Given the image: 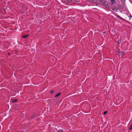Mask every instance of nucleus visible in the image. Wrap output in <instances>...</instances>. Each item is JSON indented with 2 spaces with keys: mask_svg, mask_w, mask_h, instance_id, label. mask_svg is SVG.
Segmentation results:
<instances>
[{
  "mask_svg": "<svg viewBox=\"0 0 132 132\" xmlns=\"http://www.w3.org/2000/svg\"><path fill=\"white\" fill-rule=\"evenodd\" d=\"M65 3L68 4L71 2L72 0H64Z\"/></svg>",
  "mask_w": 132,
  "mask_h": 132,
  "instance_id": "obj_1",
  "label": "nucleus"
},
{
  "mask_svg": "<svg viewBox=\"0 0 132 132\" xmlns=\"http://www.w3.org/2000/svg\"><path fill=\"white\" fill-rule=\"evenodd\" d=\"M118 7L119 8V9H120L121 10H123L124 9V6L121 5L118 6ZM124 9H125V8Z\"/></svg>",
  "mask_w": 132,
  "mask_h": 132,
  "instance_id": "obj_2",
  "label": "nucleus"
},
{
  "mask_svg": "<svg viewBox=\"0 0 132 132\" xmlns=\"http://www.w3.org/2000/svg\"><path fill=\"white\" fill-rule=\"evenodd\" d=\"M95 130L97 131L99 130L100 129V126H96L95 127Z\"/></svg>",
  "mask_w": 132,
  "mask_h": 132,
  "instance_id": "obj_3",
  "label": "nucleus"
},
{
  "mask_svg": "<svg viewBox=\"0 0 132 132\" xmlns=\"http://www.w3.org/2000/svg\"><path fill=\"white\" fill-rule=\"evenodd\" d=\"M110 2H111V4H113L116 3V0H111Z\"/></svg>",
  "mask_w": 132,
  "mask_h": 132,
  "instance_id": "obj_4",
  "label": "nucleus"
},
{
  "mask_svg": "<svg viewBox=\"0 0 132 132\" xmlns=\"http://www.w3.org/2000/svg\"><path fill=\"white\" fill-rule=\"evenodd\" d=\"M61 94V93H57V94H56L55 96V97H56L59 96Z\"/></svg>",
  "mask_w": 132,
  "mask_h": 132,
  "instance_id": "obj_5",
  "label": "nucleus"
},
{
  "mask_svg": "<svg viewBox=\"0 0 132 132\" xmlns=\"http://www.w3.org/2000/svg\"><path fill=\"white\" fill-rule=\"evenodd\" d=\"M29 35H24L22 36V37L24 38H25L28 36Z\"/></svg>",
  "mask_w": 132,
  "mask_h": 132,
  "instance_id": "obj_6",
  "label": "nucleus"
},
{
  "mask_svg": "<svg viewBox=\"0 0 132 132\" xmlns=\"http://www.w3.org/2000/svg\"><path fill=\"white\" fill-rule=\"evenodd\" d=\"M17 101H18V100L17 99H15L13 100L12 101V102H17Z\"/></svg>",
  "mask_w": 132,
  "mask_h": 132,
  "instance_id": "obj_7",
  "label": "nucleus"
},
{
  "mask_svg": "<svg viewBox=\"0 0 132 132\" xmlns=\"http://www.w3.org/2000/svg\"><path fill=\"white\" fill-rule=\"evenodd\" d=\"M63 130L62 129H59L58 132H63Z\"/></svg>",
  "mask_w": 132,
  "mask_h": 132,
  "instance_id": "obj_8",
  "label": "nucleus"
},
{
  "mask_svg": "<svg viewBox=\"0 0 132 132\" xmlns=\"http://www.w3.org/2000/svg\"><path fill=\"white\" fill-rule=\"evenodd\" d=\"M108 112L107 111H105L103 113V114L105 115Z\"/></svg>",
  "mask_w": 132,
  "mask_h": 132,
  "instance_id": "obj_9",
  "label": "nucleus"
},
{
  "mask_svg": "<svg viewBox=\"0 0 132 132\" xmlns=\"http://www.w3.org/2000/svg\"><path fill=\"white\" fill-rule=\"evenodd\" d=\"M73 1L75 2H77L79 1V0H73Z\"/></svg>",
  "mask_w": 132,
  "mask_h": 132,
  "instance_id": "obj_10",
  "label": "nucleus"
},
{
  "mask_svg": "<svg viewBox=\"0 0 132 132\" xmlns=\"http://www.w3.org/2000/svg\"><path fill=\"white\" fill-rule=\"evenodd\" d=\"M129 129L130 130L132 129V124L130 126V127Z\"/></svg>",
  "mask_w": 132,
  "mask_h": 132,
  "instance_id": "obj_11",
  "label": "nucleus"
},
{
  "mask_svg": "<svg viewBox=\"0 0 132 132\" xmlns=\"http://www.w3.org/2000/svg\"><path fill=\"white\" fill-rule=\"evenodd\" d=\"M54 92V91L53 90H51L50 92V93L51 94H52Z\"/></svg>",
  "mask_w": 132,
  "mask_h": 132,
  "instance_id": "obj_12",
  "label": "nucleus"
},
{
  "mask_svg": "<svg viewBox=\"0 0 132 132\" xmlns=\"http://www.w3.org/2000/svg\"><path fill=\"white\" fill-rule=\"evenodd\" d=\"M119 19H120L122 20H124V19H123L122 17H121V16H120V17H119Z\"/></svg>",
  "mask_w": 132,
  "mask_h": 132,
  "instance_id": "obj_13",
  "label": "nucleus"
},
{
  "mask_svg": "<svg viewBox=\"0 0 132 132\" xmlns=\"http://www.w3.org/2000/svg\"><path fill=\"white\" fill-rule=\"evenodd\" d=\"M35 116H33L32 117L31 119H34L35 118Z\"/></svg>",
  "mask_w": 132,
  "mask_h": 132,
  "instance_id": "obj_14",
  "label": "nucleus"
},
{
  "mask_svg": "<svg viewBox=\"0 0 132 132\" xmlns=\"http://www.w3.org/2000/svg\"><path fill=\"white\" fill-rule=\"evenodd\" d=\"M116 10V9H114V8H113V9H112V10L113 11H115V10Z\"/></svg>",
  "mask_w": 132,
  "mask_h": 132,
  "instance_id": "obj_15",
  "label": "nucleus"
},
{
  "mask_svg": "<svg viewBox=\"0 0 132 132\" xmlns=\"http://www.w3.org/2000/svg\"><path fill=\"white\" fill-rule=\"evenodd\" d=\"M117 17L118 18H119V17H120V16L119 15H118V16H117Z\"/></svg>",
  "mask_w": 132,
  "mask_h": 132,
  "instance_id": "obj_16",
  "label": "nucleus"
},
{
  "mask_svg": "<svg viewBox=\"0 0 132 132\" xmlns=\"http://www.w3.org/2000/svg\"><path fill=\"white\" fill-rule=\"evenodd\" d=\"M8 55H10V53H8Z\"/></svg>",
  "mask_w": 132,
  "mask_h": 132,
  "instance_id": "obj_17",
  "label": "nucleus"
},
{
  "mask_svg": "<svg viewBox=\"0 0 132 132\" xmlns=\"http://www.w3.org/2000/svg\"><path fill=\"white\" fill-rule=\"evenodd\" d=\"M118 53L119 54L120 53V51H118Z\"/></svg>",
  "mask_w": 132,
  "mask_h": 132,
  "instance_id": "obj_18",
  "label": "nucleus"
},
{
  "mask_svg": "<svg viewBox=\"0 0 132 132\" xmlns=\"http://www.w3.org/2000/svg\"><path fill=\"white\" fill-rule=\"evenodd\" d=\"M118 44H119V42H118Z\"/></svg>",
  "mask_w": 132,
  "mask_h": 132,
  "instance_id": "obj_19",
  "label": "nucleus"
},
{
  "mask_svg": "<svg viewBox=\"0 0 132 132\" xmlns=\"http://www.w3.org/2000/svg\"><path fill=\"white\" fill-rule=\"evenodd\" d=\"M122 53H123V52H122Z\"/></svg>",
  "mask_w": 132,
  "mask_h": 132,
  "instance_id": "obj_20",
  "label": "nucleus"
},
{
  "mask_svg": "<svg viewBox=\"0 0 132 132\" xmlns=\"http://www.w3.org/2000/svg\"><path fill=\"white\" fill-rule=\"evenodd\" d=\"M122 53H123V52H122Z\"/></svg>",
  "mask_w": 132,
  "mask_h": 132,
  "instance_id": "obj_21",
  "label": "nucleus"
}]
</instances>
